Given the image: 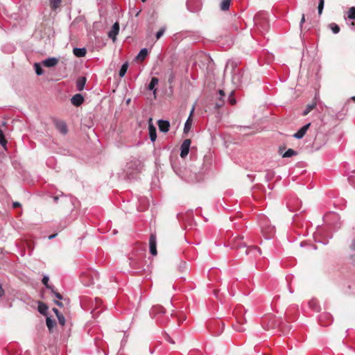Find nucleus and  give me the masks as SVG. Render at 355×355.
I'll list each match as a JSON object with an SVG mask.
<instances>
[{"label": "nucleus", "instance_id": "c756f323", "mask_svg": "<svg viewBox=\"0 0 355 355\" xmlns=\"http://www.w3.org/2000/svg\"><path fill=\"white\" fill-rule=\"evenodd\" d=\"M241 21L239 18H237L234 20V21L230 27V31H237L239 29V24Z\"/></svg>", "mask_w": 355, "mask_h": 355}, {"label": "nucleus", "instance_id": "603ef678", "mask_svg": "<svg viewBox=\"0 0 355 355\" xmlns=\"http://www.w3.org/2000/svg\"><path fill=\"white\" fill-rule=\"evenodd\" d=\"M12 207H13V208H18V207H21V204L18 202H15L12 204Z\"/></svg>", "mask_w": 355, "mask_h": 355}, {"label": "nucleus", "instance_id": "b1692460", "mask_svg": "<svg viewBox=\"0 0 355 355\" xmlns=\"http://www.w3.org/2000/svg\"><path fill=\"white\" fill-rule=\"evenodd\" d=\"M138 172L136 170L131 171H126L125 178L127 180L131 181L137 178Z\"/></svg>", "mask_w": 355, "mask_h": 355}, {"label": "nucleus", "instance_id": "7c9ffc66", "mask_svg": "<svg viewBox=\"0 0 355 355\" xmlns=\"http://www.w3.org/2000/svg\"><path fill=\"white\" fill-rule=\"evenodd\" d=\"M61 2L62 0H49L50 6L54 10L60 7Z\"/></svg>", "mask_w": 355, "mask_h": 355}, {"label": "nucleus", "instance_id": "338daca9", "mask_svg": "<svg viewBox=\"0 0 355 355\" xmlns=\"http://www.w3.org/2000/svg\"><path fill=\"white\" fill-rule=\"evenodd\" d=\"M5 124H6V123H5L4 121H3V122H2V125H4Z\"/></svg>", "mask_w": 355, "mask_h": 355}, {"label": "nucleus", "instance_id": "4d7b16f0", "mask_svg": "<svg viewBox=\"0 0 355 355\" xmlns=\"http://www.w3.org/2000/svg\"><path fill=\"white\" fill-rule=\"evenodd\" d=\"M268 232H269V234H271V235H272V234H274V232H275L274 227H270V228H269V230H268Z\"/></svg>", "mask_w": 355, "mask_h": 355}, {"label": "nucleus", "instance_id": "a211bd4d", "mask_svg": "<svg viewBox=\"0 0 355 355\" xmlns=\"http://www.w3.org/2000/svg\"><path fill=\"white\" fill-rule=\"evenodd\" d=\"M73 53L74 55L78 58L85 57L87 53V50L85 48H78L76 47L73 49Z\"/></svg>", "mask_w": 355, "mask_h": 355}, {"label": "nucleus", "instance_id": "4468645a", "mask_svg": "<svg viewBox=\"0 0 355 355\" xmlns=\"http://www.w3.org/2000/svg\"><path fill=\"white\" fill-rule=\"evenodd\" d=\"M71 102L74 106L78 107L84 102V97L81 94H76L72 96Z\"/></svg>", "mask_w": 355, "mask_h": 355}, {"label": "nucleus", "instance_id": "774afa93", "mask_svg": "<svg viewBox=\"0 0 355 355\" xmlns=\"http://www.w3.org/2000/svg\"><path fill=\"white\" fill-rule=\"evenodd\" d=\"M141 1H142V2H146V0H141Z\"/></svg>", "mask_w": 355, "mask_h": 355}, {"label": "nucleus", "instance_id": "a18cd8bd", "mask_svg": "<svg viewBox=\"0 0 355 355\" xmlns=\"http://www.w3.org/2000/svg\"><path fill=\"white\" fill-rule=\"evenodd\" d=\"M274 176V174L272 172H268L266 175V179L268 181H270Z\"/></svg>", "mask_w": 355, "mask_h": 355}, {"label": "nucleus", "instance_id": "20e7f679", "mask_svg": "<svg viewBox=\"0 0 355 355\" xmlns=\"http://www.w3.org/2000/svg\"><path fill=\"white\" fill-rule=\"evenodd\" d=\"M243 236H237L232 239L231 240V246L232 249L239 250L241 248H247V245L245 242L243 241Z\"/></svg>", "mask_w": 355, "mask_h": 355}, {"label": "nucleus", "instance_id": "7ed1b4c3", "mask_svg": "<svg viewBox=\"0 0 355 355\" xmlns=\"http://www.w3.org/2000/svg\"><path fill=\"white\" fill-rule=\"evenodd\" d=\"M165 313V309L161 305L153 306L150 311V315L153 318H155L159 323L162 324L163 322L159 320V316Z\"/></svg>", "mask_w": 355, "mask_h": 355}, {"label": "nucleus", "instance_id": "de8ad7c7", "mask_svg": "<svg viewBox=\"0 0 355 355\" xmlns=\"http://www.w3.org/2000/svg\"><path fill=\"white\" fill-rule=\"evenodd\" d=\"M286 320L288 322H290L291 321H293L295 320V318H291L289 315H288V312H286Z\"/></svg>", "mask_w": 355, "mask_h": 355}, {"label": "nucleus", "instance_id": "6e6d98bb", "mask_svg": "<svg viewBox=\"0 0 355 355\" xmlns=\"http://www.w3.org/2000/svg\"><path fill=\"white\" fill-rule=\"evenodd\" d=\"M305 21V16L304 15H302V17L301 19V21H300V27L302 28V24L304 23Z\"/></svg>", "mask_w": 355, "mask_h": 355}, {"label": "nucleus", "instance_id": "09e8293b", "mask_svg": "<svg viewBox=\"0 0 355 355\" xmlns=\"http://www.w3.org/2000/svg\"><path fill=\"white\" fill-rule=\"evenodd\" d=\"M349 26L352 30L355 31V20H352L350 23L349 22Z\"/></svg>", "mask_w": 355, "mask_h": 355}, {"label": "nucleus", "instance_id": "f3484780", "mask_svg": "<svg viewBox=\"0 0 355 355\" xmlns=\"http://www.w3.org/2000/svg\"><path fill=\"white\" fill-rule=\"evenodd\" d=\"M148 55V51L147 49L144 48L140 50L139 53L136 57V60L138 62L144 61Z\"/></svg>", "mask_w": 355, "mask_h": 355}, {"label": "nucleus", "instance_id": "864d4df0", "mask_svg": "<svg viewBox=\"0 0 355 355\" xmlns=\"http://www.w3.org/2000/svg\"><path fill=\"white\" fill-rule=\"evenodd\" d=\"M53 311L55 313L56 316H58L61 314V313L59 311V310L56 308H53Z\"/></svg>", "mask_w": 355, "mask_h": 355}, {"label": "nucleus", "instance_id": "680f3d73", "mask_svg": "<svg viewBox=\"0 0 355 355\" xmlns=\"http://www.w3.org/2000/svg\"><path fill=\"white\" fill-rule=\"evenodd\" d=\"M352 250H355V240L353 241L352 244Z\"/></svg>", "mask_w": 355, "mask_h": 355}, {"label": "nucleus", "instance_id": "f257e3e1", "mask_svg": "<svg viewBox=\"0 0 355 355\" xmlns=\"http://www.w3.org/2000/svg\"><path fill=\"white\" fill-rule=\"evenodd\" d=\"M254 25L261 32H266L269 30L270 24L268 20V15L264 12H259L254 17Z\"/></svg>", "mask_w": 355, "mask_h": 355}, {"label": "nucleus", "instance_id": "1a4fd4ad", "mask_svg": "<svg viewBox=\"0 0 355 355\" xmlns=\"http://www.w3.org/2000/svg\"><path fill=\"white\" fill-rule=\"evenodd\" d=\"M56 129L62 135H66L68 132L67 124L63 121L55 120L54 121Z\"/></svg>", "mask_w": 355, "mask_h": 355}, {"label": "nucleus", "instance_id": "69168bd1", "mask_svg": "<svg viewBox=\"0 0 355 355\" xmlns=\"http://www.w3.org/2000/svg\"><path fill=\"white\" fill-rule=\"evenodd\" d=\"M352 259H353V260H354V261H355V255H352Z\"/></svg>", "mask_w": 355, "mask_h": 355}, {"label": "nucleus", "instance_id": "a878e982", "mask_svg": "<svg viewBox=\"0 0 355 355\" xmlns=\"http://www.w3.org/2000/svg\"><path fill=\"white\" fill-rule=\"evenodd\" d=\"M46 326H47L49 331L51 332L53 331V329L55 327L56 322L54 320H52L51 318L46 317Z\"/></svg>", "mask_w": 355, "mask_h": 355}, {"label": "nucleus", "instance_id": "aec40b11", "mask_svg": "<svg viewBox=\"0 0 355 355\" xmlns=\"http://www.w3.org/2000/svg\"><path fill=\"white\" fill-rule=\"evenodd\" d=\"M295 202H296V205H295V203H293V200H290L288 202H287V207L288 208L293 211H295L298 209H300V205L301 204V202L298 200V199L297 200H294Z\"/></svg>", "mask_w": 355, "mask_h": 355}, {"label": "nucleus", "instance_id": "2f4dec72", "mask_svg": "<svg viewBox=\"0 0 355 355\" xmlns=\"http://www.w3.org/2000/svg\"><path fill=\"white\" fill-rule=\"evenodd\" d=\"M0 144L4 148L5 150H7V148H6L7 141L5 138L3 132L1 129H0Z\"/></svg>", "mask_w": 355, "mask_h": 355}, {"label": "nucleus", "instance_id": "ea45409f", "mask_svg": "<svg viewBox=\"0 0 355 355\" xmlns=\"http://www.w3.org/2000/svg\"><path fill=\"white\" fill-rule=\"evenodd\" d=\"M279 327L281 329L284 331V333H288L291 329V327L290 325H287L286 323L283 322H281Z\"/></svg>", "mask_w": 355, "mask_h": 355}, {"label": "nucleus", "instance_id": "79ce46f5", "mask_svg": "<svg viewBox=\"0 0 355 355\" xmlns=\"http://www.w3.org/2000/svg\"><path fill=\"white\" fill-rule=\"evenodd\" d=\"M57 318H58L60 324H61L62 326H64L65 324V318H64V315L61 313L60 315L57 316Z\"/></svg>", "mask_w": 355, "mask_h": 355}, {"label": "nucleus", "instance_id": "052dcab7", "mask_svg": "<svg viewBox=\"0 0 355 355\" xmlns=\"http://www.w3.org/2000/svg\"><path fill=\"white\" fill-rule=\"evenodd\" d=\"M56 235H57L56 234H51L49 236V239H52L55 238L56 236Z\"/></svg>", "mask_w": 355, "mask_h": 355}, {"label": "nucleus", "instance_id": "6e6552de", "mask_svg": "<svg viewBox=\"0 0 355 355\" xmlns=\"http://www.w3.org/2000/svg\"><path fill=\"white\" fill-rule=\"evenodd\" d=\"M245 254L246 255H251L253 257H256L257 255H261V251L257 246H248L245 250Z\"/></svg>", "mask_w": 355, "mask_h": 355}, {"label": "nucleus", "instance_id": "cd10ccee", "mask_svg": "<svg viewBox=\"0 0 355 355\" xmlns=\"http://www.w3.org/2000/svg\"><path fill=\"white\" fill-rule=\"evenodd\" d=\"M159 80L156 77H153L150 80V83L148 85V89L152 91L154 90L155 86L158 84Z\"/></svg>", "mask_w": 355, "mask_h": 355}, {"label": "nucleus", "instance_id": "412c9836", "mask_svg": "<svg viewBox=\"0 0 355 355\" xmlns=\"http://www.w3.org/2000/svg\"><path fill=\"white\" fill-rule=\"evenodd\" d=\"M309 306L310 309L313 310L315 312H319L320 310V305L318 302L315 299H312L309 302Z\"/></svg>", "mask_w": 355, "mask_h": 355}, {"label": "nucleus", "instance_id": "c9c22d12", "mask_svg": "<svg viewBox=\"0 0 355 355\" xmlns=\"http://www.w3.org/2000/svg\"><path fill=\"white\" fill-rule=\"evenodd\" d=\"M195 0H188L187 1V8L188 10H189L191 12H197L198 10H200V7L199 6H197L196 8H192V3Z\"/></svg>", "mask_w": 355, "mask_h": 355}, {"label": "nucleus", "instance_id": "72a5a7b5", "mask_svg": "<svg viewBox=\"0 0 355 355\" xmlns=\"http://www.w3.org/2000/svg\"><path fill=\"white\" fill-rule=\"evenodd\" d=\"M297 153L293 149L289 148L288 149L283 155V157H291L294 155H296Z\"/></svg>", "mask_w": 355, "mask_h": 355}, {"label": "nucleus", "instance_id": "37998d69", "mask_svg": "<svg viewBox=\"0 0 355 355\" xmlns=\"http://www.w3.org/2000/svg\"><path fill=\"white\" fill-rule=\"evenodd\" d=\"M164 31H165V28H162L159 31L157 32V33H156L157 40H159L164 35Z\"/></svg>", "mask_w": 355, "mask_h": 355}, {"label": "nucleus", "instance_id": "f8f14e48", "mask_svg": "<svg viewBox=\"0 0 355 355\" xmlns=\"http://www.w3.org/2000/svg\"><path fill=\"white\" fill-rule=\"evenodd\" d=\"M159 130L162 132H167L169 130L170 122L167 120L159 119L157 121Z\"/></svg>", "mask_w": 355, "mask_h": 355}, {"label": "nucleus", "instance_id": "ddd939ff", "mask_svg": "<svg viewBox=\"0 0 355 355\" xmlns=\"http://www.w3.org/2000/svg\"><path fill=\"white\" fill-rule=\"evenodd\" d=\"M311 123H308L307 124L302 126L297 132L293 135V137L298 139H302L305 135Z\"/></svg>", "mask_w": 355, "mask_h": 355}, {"label": "nucleus", "instance_id": "2eb2a0df", "mask_svg": "<svg viewBox=\"0 0 355 355\" xmlns=\"http://www.w3.org/2000/svg\"><path fill=\"white\" fill-rule=\"evenodd\" d=\"M58 63V59L56 58H49L42 61V64L46 67H53Z\"/></svg>", "mask_w": 355, "mask_h": 355}, {"label": "nucleus", "instance_id": "0eeeda50", "mask_svg": "<svg viewBox=\"0 0 355 355\" xmlns=\"http://www.w3.org/2000/svg\"><path fill=\"white\" fill-rule=\"evenodd\" d=\"M191 140L189 139H187L184 140L180 146V157L182 158H184L187 156L189 152V148L191 145Z\"/></svg>", "mask_w": 355, "mask_h": 355}, {"label": "nucleus", "instance_id": "bb28decb", "mask_svg": "<svg viewBox=\"0 0 355 355\" xmlns=\"http://www.w3.org/2000/svg\"><path fill=\"white\" fill-rule=\"evenodd\" d=\"M49 278L45 275L42 279V284L46 286V288L51 290V292H54V286L49 284Z\"/></svg>", "mask_w": 355, "mask_h": 355}, {"label": "nucleus", "instance_id": "9b49d317", "mask_svg": "<svg viewBox=\"0 0 355 355\" xmlns=\"http://www.w3.org/2000/svg\"><path fill=\"white\" fill-rule=\"evenodd\" d=\"M218 95H219V96L216 99V101L215 103L216 109H219V108L222 107L225 105V94L224 91L222 89H220L218 91Z\"/></svg>", "mask_w": 355, "mask_h": 355}, {"label": "nucleus", "instance_id": "393cba45", "mask_svg": "<svg viewBox=\"0 0 355 355\" xmlns=\"http://www.w3.org/2000/svg\"><path fill=\"white\" fill-rule=\"evenodd\" d=\"M316 107V103L313 102L312 103L308 104L302 112L303 116L307 115L310 112Z\"/></svg>", "mask_w": 355, "mask_h": 355}, {"label": "nucleus", "instance_id": "e2e57ef3", "mask_svg": "<svg viewBox=\"0 0 355 355\" xmlns=\"http://www.w3.org/2000/svg\"><path fill=\"white\" fill-rule=\"evenodd\" d=\"M239 128H248V129L250 128L249 126H240Z\"/></svg>", "mask_w": 355, "mask_h": 355}, {"label": "nucleus", "instance_id": "4c0bfd02", "mask_svg": "<svg viewBox=\"0 0 355 355\" xmlns=\"http://www.w3.org/2000/svg\"><path fill=\"white\" fill-rule=\"evenodd\" d=\"M228 103L231 105H234L236 103V100L235 96H234V91H232L231 93L230 94L229 96H228Z\"/></svg>", "mask_w": 355, "mask_h": 355}, {"label": "nucleus", "instance_id": "f03ea898", "mask_svg": "<svg viewBox=\"0 0 355 355\" xmlns=\"http://www.w3.org/2000/svg\"><path fill=\"white\" fill-rule=\"evenodd\" d=\"M243 76L244 71H243V69L234 67L232 71V77L233 84L236 87L241 86L243 82Z\"/></svg>", "mask_w": 355, "mask_h": 355}, {"label": "nucleus", "instance_id": "c03bdc74", "mask_svg": "<svg viewBox=\"0 0 355 355\" xmlns=\"http://www.w3.org/2000/svg\"><path fill=\"white\" fill-rule=\"evenodd\" d=\"M348 181L355 188V175L349 176Z\"/></svg>", "mask_w": 355, "mask_h": 355}, {"label": "nucleus", "instance_id": "58836bf2", "mask_svg": "<svg viewBox=\"0 0 355 355\" xmlns=\"http://www.w3.org/2000/svg\"><path fill=\"white\" fill-rule=\"evenodd\" d=\"M349 21L355 20V7H352L349 8L347 15Z\"/></svg>", "mask_w": 355, "mask_h": 355}, {"label": "nucleus", "instance_id": "bf43d9fd", "mask_svg": "<svg viewBox=\"0 0 355 355\" xmlns=\"http://www.w3.org/2000/svg\"><path fill=\"white\" fill-rule=\"evenodd\" d=\"M58 199H59V196H54V197H53V200H54V202H55V203H57V202H58Z\"/></svg>", "mask_w": 355, "mask_h": 355}, {"label": "nucleus", "instance_id": "f704fd0d", "mask_svg": "<svg viewBox=\"0 0 355 355\" xmlns=\"http://www.w3.org/2000/svg\"><path fill=\"white\" fill-rule=\"evenodd\" d=\"M34 69L37 75L41 76L44 73V70L40 63H35Z\"/></svg>", "mask_w": 355, "mask_h": 355}, {"label": "nucleus", "instance_id": "423d86ee", "mask_svg": "<svg viewBox=\"0 0 355 355\" xmlns=\"http://www.w3.org/2000/svg\"><path fill=\"white\" fill-rule=\"evenodd\" d=\"M333 321L332 315L329 313H323L319 316V322L322 326H328Z\"/></svg>", "mask_w": 355, "mask_h": 355}, {"label": "nucleus", "instance_id": "a19ab883", "mask_svg": "<svg viewBox=\"0 0 355 355\" xmlns=\"http://www.w3.org/2000/svg\"><path fill=\"white\" fill-rule=\"evenodd\" d=\"M324 5V0H319L318 6V14L320 15L322 12L323 8Z\"/></svg>", "mask_w": 355, "mask_h": 355}, {"label": "nucleus", "instance_id": "dca6fc26", "mask_svg": "<svg viewBox=\"0 0 355 355\" xmlns=\"http://www.w3.org/2000/svg\"><path fill=\"white\" fill-rule=\"evenodd\" d=\"M87 79L85 77L82 76L77 79L76 80V89L78 91L81 92L83 90Z\"/></svg>", "mask_w": 355, "mask_h": 355}, {"label": "nucleus", "instance_id": "5701e85b", "mask_svg": "<svg viewBox=\"0 0 355 355\" xmlns=\"http://www.w3.org/2000/svg\"><path fill=\"white\" fill-rule=\"evenodd\" d=\"M48 309H49V307H48V306L46 304H44V303H43L42 302H39V304H38V311L41 314H42L44 315H47Z\"/></svg>", "mask_w": 355, "mask_h": 355}, {"label": "nucleus", "instance_id": "9d476101", "mask_svg": "<svg viewBox=\"0 0 355 355\" xmlns=\"http://www.w3.org/2000/svg\"><path fill=\"white\" fill-rule=\"evenodd\" d=\"M119 32V24L115 22L112 26L111 30L108 32V37L112 40L113 42L116 41V35Z\"/></svg>", "mask_w": 355, "mask_h": 355}, {"label": "nucleus", "instance_id": "49530a36", "mask_svg": "<svg viewBox=\"0 0 355 355\" xmlns=\"http://www.w3.org/2000/svg\"><path fill=\"white\" fill-rule=\"evenodd\" d=\"M52 293L55 295V296L58 300H62V295L60 293H58V292H56V291H54V292H52Z\"/></svg>", "mask_w": 355, "mask_h": 355}, {"label": "nucleus", "instance_id": "0e129e2a", "mask_svg": "<svg viewBox=\"0 0 355 355\" xmlns=\"http://www.w3.org/2000/svg\"><path fill=\"white\" fill-rule=\"evenodd\" d=\"M351 99H352L353 101H354V102H355V96H352V97L351 98Z\"/></svg>", "mask_w": 355, "mask_h": 355}, {"label": "nucleus", "instance_id": "4be33fe9", "mask_svg": "<svg viewBox=\"0 0 355 355\" xmlns=\"http://www.w3.org/2000/svg\"><path fill=\"white\" fill-rule=\"evenodd\" d=\"M193 112V109L191 110L189 117L187 119L184 123V133H187L191 130V125H192V119H191V115Z\"/></svg>", "mask_w": 355, "mask_h": 355}, {"label": "nucleus", "instance_id": "6ab92c4d", "mask_svg": "<svg viewBox=\"0 0 355 355\" xmlns=\"http://www.w3.org/2000/svg\"><path fill=\"white\" fill-rule=\"evenodd\" d=\"M148 131L150 139L153 142H154L157 139V132L155 127L152 123L149 124Z\"/></svg>", "mask_w": 355, "mask_h": 355}, {"label": "nucleus", "instance_id": "473e14b6", "mask_svg": "<svg viewBox=\"0 0 355 355\" xmlns=\"http://www.w3.org/2000/svg\"><path fill=\"white\" fill-rule=\"evenodd\" d=\"M230 0H223L220 3V9L224 11L227 10L230 8Z\"/></svg>", "mask_w": 355, "mask_h": 355}, {"label": "nucleus", "instance_id": "e433bc0d", "mask_svg": "<svg viewBox=\"0 0 355 355\" xmlns=\"http://www.w3.org/2000/svg\"><path fill=\"white\" fill-rule=\"evenodd\" d=\"M329 27L330 28V29L332 31V32L334 34H337L340 31V27L336 23H331V24H329Z\"/></svg>", "mask_w": 355, "mask_h": 355}, {"label": "nucleus", "instance_id": "5fc2aeb1", "mask_svg": "<svg viewBox=\"0 0 355 355\" xmlns=\"http://www.w3.org/2000/svg\"><path fill=\"white\" fill-rule=\"evenodd\" d=\"M55 302V304L57 306H60V307H62V306H63V304H62L61 302H60V301L55 300V302Z\"/></svg>", "mask_w": 355, "mask_h": 355}, {"label": "nucleus", "instance_id": "c85d7f7f", "mask_svg": "<svg viewBox=\"0 0 355 355\" xmlns=\"http://www.w3.org/2000/svg\"><path fill=\"white\" fill-rule=\"evenodd\" d=\"M128 68V62H125L124 64H122V66L121 67V69L119 70V74L121 78H123L125 75Z\"/></svg>", "mask_w": 355, "mask_h": 355}, {"label": "nucleus", "instance_id": "3c124183", "mask_svg": "<svg viewBox=\"0 0 355 355\" xmlns=\"http://www.w3.org/2000/svg\"><path fill=\"white\" fill-rule=\"evenodd\" d=\"M174 79V74L173 73H171L169 78H168V83H171L173 81Z\"/></svg>", "mask_w": 355, "mask_h": 355}, {"label": "nucleus", "instance_id": "8fccbe9b", "mask_svg": "<svg viewBox=\"0 0 355 355\" xmlns=\"http://www.w3.org/2000/svg\"><path fill=\"white\" fill-rule=\"evenodd\" d=\"M166 340L168 342H169V343H172V344H174V343H175L174 340H173L170 337V336H169V335H168V334L166 336Z\"/></svg>", "mask_w": 355, "mask_h": 355}, {"label": "nucleus", "instance_id": "39448f33", "mask_svg": "<svg viewBox=\"0 0 355 355\" xmlns=\"http://www.w3.org/2000/svg\"><path fill=\"white\" fill-rule=\"evenodd\" d=\"M149 250L150 253L155 256L157 254V236L155 233H151L149 237Z\"/></svg>", "mask_w": 355, "mask_h": 355}, {"label": "nucleus", "instance_id": "13d9d810", "mask_svg": "<svg viewBox=\"0 0 355 355\" xmlns=\"http://www.w3.org/2000/svg\"><path fill=\"white\" fill-rule=\"evenodd\" d=\"M4 295V291L1 287V285L0 284V297L3 296Z\"/></svg>", "mask_w": 355, "mask_h": 355}]
</instances>
